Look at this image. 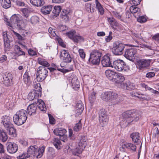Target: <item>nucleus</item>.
Listing matches in <instances>:
<instances>
[{
	"label": "nucleus",
	"instance_id": "nucleus-34",
	"mask_svg": "<svg viewBox=\"0 0 159 159\" xmlns=\"http://www.w3.org/2000/svg\"><path fill=\"white\" fill-rule=\"evenodd\" d=\"M1 6L5 9H7L11 6V3L10 0H2Z\"/></svg>",
	"mask_w": 159,
	"mask_h": 159
},
{
	"label": "nucleus",
	"instance_id": "nucleus-64",
	"mask_svg": "<svg viewBox=\"0 0 159 159\" xmlns=\"http://www.w3.org/2000/svg\"><path fill=\"white\" fill-rule=\"evenodd\" d=\"M29 156H27V153L26 154L23 153L20 154L19 156L17 157V158L19 159H24L26 157H28Z\"/></svg>",
	"mask_w": 159,
	"mask_h": 159
},
{
	"label": "nucleus",
	"instance_id": "nucleus-55",
	"mask_svg": "<svg viewBox=\"0 0 159 159\" xmlns=\"http://www.w3.org/2000/svg\"><path fill=\"white\" fill-rule=\"evenodd\" d=\"M82 124L81 121L80 120L79 122L76 124L74 127V130L76 132L78 131L82 128Z\"/></svg>",
	"mask_w": 159,
	"mask_h": 159
},
{
	"label": "nucleus",
	"instance_id": "nucleus-43",
	"mask_svg": "<svg viewBox=\"0 0 159 159\" xmlns=\"http://www.w3.org/2000/svg\"><path fill=\"white\" fill-rule=\"evenodd\" d=\"M84 148H82V147L79 146L78 145L75 149L73 150V153L75 155L78 154H80L82 153V151L84 149Z\"/></svg>",
	"mask_w": 159,
	"mask_h": 159
},
{
	"label": "nucleus",
	"instance_id": "nucleus-42",
	"mask_svg": "<svg viewBox=\"0 0 159 159\" xmlns=\"http://www.w3.org/2000/svg\"><path fill=\"white\" fill-rule=\"evenodd\" d=\"M39 18L36 16H33L30 19V22L33 25H35L39 23Z\"/></svg>",
	"mask_w": 159,
	"mask_h": 159
},
{
	"label": "nucleus",
	"instance_id": "nucleus-41",
	"mask_svg": "<svg viewBox=\"0 0 159 159\" xmlns=\"http://www.w3.org/2000/svg\"><path fill=\"white\" fill-rule=\"evenodd\" d=\"M54 149L52 148H49L47 153L48 159H52L54 154Z\"/></svg>",
	"mask_w": 159,
	"mask_h": 159
},
{
	"label": "nucleus",
	"instance_id": "nucleus-44",
	"mask_svg": "<svg viewBox=\"0 0 159 159\" xmlns=\"http://www.w3.org/2000/svg\"><path fill=\"white\" fill-rule=\"evenodd\" d=\"M72 40L75 43H77L79 42L84 41V38L79 34H76Z\"/></svg>",
	"mask_w": 159,
	"mask_h": 159
},
{
	"label": "nucleus",
	"instance_id": "nucleus-30",
	"mask_svg": "<svg viewBox=\"0 0 159 159\" xmlns=\"http://www.w3.org/2000/svg\"><path fill=\"white\" fill-rule=\"evenodd\" d=\"M8 139V136L5 131L0 128V139L3 142H6Z\"/></svg>",
	"mask_w": 159,
	"mask_h": 159
},
{
	"label": "nucleus",
	"instance_id": "nucleus-47",
	"mask_svg": "<svg viewBox=\"0 0 159 159\" xmlns=\"http://www.w3.org/2000/svg\"><path fill=\"white\" fill-rule=\"evenodd\" d=\"M99 120L100 124L103 127L105 125H106L108 121V117H106V116L103 117L102 119L101 120L100 118H99Z\"/></svg>",
	"mask_w": 159,
	"mask_h": 159
},
{
	"label": "nucleus",
	"instance_id": "nucleus-20",
	"mask_svg": "<svg viewBox=\"0 0 159 159\" xmlns=\"http://www.w3.org/2000/svg\"><path fill=\"white\" fill-rule=\"evenodd\" d=\"M130 137L132 139V141L136 144L138 145L140 143V134L138 132L133 133L130 135Z\"/></svg>",
	"mask_w": 159,
	"mask_h": 159
},
{
	"label": "nucleus",
	"instance_id": "nucleus-49",
	"mask_svg": "<svg viewBox=\"0 0 159 159\" xmlns=\"http://www.w3.org/2000/svg\"><path fill=\"white\" fill-rule=\"evenodd\" d=\"M78 145L82 147V148H85L86 145V139L85 137H81L80 141L78 143Z\"/></svg>",
	"mask_w": 159,
	"mask_h": 159
},
{
	"label": "nucleus",
	"instance_id": "nucleus-9",
	"mask_svg": "<svg viewBox=\"0 0 159 159\" xmlns=\"http://www.w3.org/2000/svg\"><path fill=\"white\" fill-rule=\"evenodd\" d=\"M21 22L19 17L14 14L11 17L9 22H7V25L10 27H12L13 25L16 24L17 27L20 29L21 28L20 24Z\"/></svg>",
	"mask_w": 159,
	"mask_h": 159
},
{
	"label": "nucleus",
	"instance_id": "nucleus-5",
	"mask_svg": "<svg viewBox=\"0 0 159 159\" xmlns=\"http://www.w3.org/2000/svg\"><path fill=\"white\" fill-rule=\"evenodd\" d=\"M102 53L98 50H93L90 53L89 61L93 65H98L100 60Z\"/></svg>",
	"mask_w": 159,
	"mask_h": 159
},
{
	"label": "nucleus",
	"instance_id": "nucleus-51",
	"mask_svg": "<svg viewBox=\"0 0 159 159\" xmlns=\"http://www.w3.org/2000/svg\"><path fill=\"white\" fill-rule=\"evenodd\" d=\"M96 93L93 92L89 95V99L90 103H93L96 99Z\"/></svg>",
	"mask_w": 159,
	"mask_h": 159
},
{
	"label": "nucleus",
	"instance_id": "nucleus-24",
	"mask_svg": "<svg viewBox=\"0 0 159 159\" xmlns=\"http://www.w3.org/2000/svg\"><path fill=\"white\" fill-rule=\"evenodd\" d=\"M129 10L131 13L134 14V16L135 18H137V16H140L141 13L140 8L137 7L136 6H130Z\"/></svg>",
	"mask_w": 159,
	"mask_h": 159
},
{
	"label": "nucleus",
	"instance_id": "nucleus-40",
	"mask_svg": "<svg viewBox=\"0 0 159 159\" xmlns=\"http://www.w3.org/2000/svg\"><path fill=\"white\" fill-rule=\"evenodd\" d=\"M14 49L16 51V54H18V56H25V52L22 50L21 48L19 46L15 45L14 46Z\"/></svg>",
	"mask_w": 159,
	"mask_h": 159
},
{
	"label": "nucleus",
	"instance_id": "nucleus-13",
	"mask_svg": "<svg viewBox=\"0 0 159 159\" xmlns=\"http://www.w3.org/2000/svg\"><path fill=\"white\" fill-rule=\"evenodd\" d=\"M69 82H70L73 88L75 89L80 88L79 82L78 80L77 77L75 75H71L68 78Z\"/></svg>",
	"mask_w": 159,
	"mask_h": 159
},
{
	"label": "nucleus",
	"instance_id": "nucleus-39",
	"mask_svg": "<svg viewBox=\"0 0 159 159\" xmlns=\"http://www.w3.org/2000/svg\"><path fill=\"white\" fill-rule=\"evenodd\" d=\"M33 86L34 89L33 90L39 93H40V94H42V89L40 83L38 82H35Z\"/></svg>",
	"mask_w": 159,
	"mask_h": 159
},
{
	"label": "nucleus",
	"instance_id": "nucleus-3",
	"mask_svg": "<svg viewBox=\"0 0 159 159\" xmlns=\"http://www.w3.org/2000/svg\"><path fill=\"white\" fill-rule=\"evenodd\" d=\"M122 116L124 118L126 119L128 124L133 121H138L140 117L137 111L134 110H128L124 112L122 114Z\"/></svg>",
	"mask_w": 159,
	"mask_h": 159
},
{
	"label": "nucleus",
	"instance_id": "nucleus-6",
	"mask_svg": "<svg viewBox=\"0 0 159 159\" xmlns=\"http://www.w3.org/2000/svg\"><path fill=\"white\" fill-rule=\"evenodd\" d=\"M125 48V45L122 43L118 41L114 42L113 44L111 51L113 53L116 55H122Z\"/></svg>",
	"mask_w": 159,
	"mask_h": 159
},
{
	"label": "nucleus",
	"instance_id": "nucleus-35",
	"mask_svg": "<svg viewBox=\"0 0 159 159\" xmlns=\"http://www.w3.org/2000/svg\"><path fill=\"white\" fill-rule=\"evenodd\" d=\"M30 2L33 5L37 6H41L44 4V2L41 0H30Z\"/></svg>",
	"mask_w": 159,
	"mask_h": 159
},
{
	"label": "nucleus",
	"instance_id": "nucleus-4",
	"mask_svg": "<svg viewBox=\"0 0 159 159\" xmlns=\"http://www.w3.org/2000/svg\"><path fill=\"white\" fill-rule=\"evenodd\" d=\"M112 67L118 71H126L129 70V68L122 60L118 59L113 61Z\"/></svg>",
	"mask_w": 159,
	"mask_h": 159
},
{
	"label": "nucleus",
	"instance_id": "nucleus-16",
	"mask_svg": "<svg viewBox=\"0 0 159 159\" xmlns=\"http://www.w3.org/2000/svg\"><path fill=\"white\" fill-rule=\"evenodd\" d=\"M3 84L6 86H10L11 84L12 76L10 73H6L3 76Z\"/></svg>",
	"mask_w": 159,
	"mask_h": 159
},
{
	"label": "nucleus",
	"instance_id": "nucleus-1",
	"mask_svg": "<svg viewBox=\"0 0 159 159\" xmlns=\"http://www.w3.org/2000/svg\"><path fill=\"white\" fill-rule=\"evenodd\" d=\"M27 118V111L25 110L21 109L17 111L13 116V120L16 124L20 125L25 122Z\"/></svg>",
	"mask_w": 159,
	"mask_h": 159
},
{
	"label": "nucleus",
	"instance_id": "nucleus-38",
	"mask_svg": "<svg viewBox=\"0 0 159 159\" xmlns=\"http://www.w3.org/2000/svg\"><path fill=\"white\" fill-rule=\"evenodd\" d=\"M125 85V88L128 90L134 89L135 88V87L134 84L131 83L129 81H127L125 83H123Z\"/></svg>",
	"mask_w": 159,
	"mask_h": 159
},
{
	"label": "nucleus",
	"instance_id": "nucleus-54",
	"mask_svg": "<svg viewBox=\"0 0 159 159\" xmlns=\"http://www.w3.org/2000/svg\"><path fill=\"white\" fill-rule=\"evenodd\" d=\"M66 35L71 39L73 40L76 34V32L75 30H71L66 33Z\"/></svg>",
	"mask_w": 159,
	"mask_h": 159
},
{
	"label": "nucleus",
	"instance_id": "nucleus-36",
	"mask_svg": "<svg viewBox=\"0 0 159 159\" xmlns=\"http://www.w3.org/2000/svg\"><path fill=\"white\" fill-rule=\"evenodd\" d=\"M95 1L96 7L99 12L101 15H102L104 13V10L102 5L98 0H95Z\"/></svg>",
	"mask_w": 159,
	"mask_h": 159
},
{
	"label": "nucleus",
	"instance_id": "nucleus-14",
	"mask_svg": "<svg viewBox=\"0 0 159 159\" xmlns=\"http://www.w3.org/2000/svg\"><path fill=\"white\" fill-rule=\"evenodd\" d=\"M101 63L103 67H112L110 58L108 54L105 55L102 57Z\"/></svg>",
	"mask_w": 159,
	"mask_h": 159
},
{
	"label": "nucleus",
	"instance_id": "nucleus-50",
	"mask_svg": "<svg viewBox=\"0 0 159 159\" xmlns=\"http://www.w3.org/2000/svg\"><path fill=\"white\" fill-rule=\"evenodd\" d=\"M9 135L15 137L16 136V130L13 126L8 128V129Z\"/></svg>",
	"mask_w": 159,
	"mask_h": 159
},
{
	"label": "nucleus",
	"instance_id": "nucleus-52",
	"mask_svg": "<svg viewBox=\"0 0 159 159\" xmlns=\"http://www.w3.org/2000/svg\"><path fill=\"white\" fill-rule=\"evenodd\" d=\"M106 116V117H108L106 112L105 111L104 109H101L99 112V118H100L101 120L103 117Z\"/></svg>",
	"mask_w": 159,
	"mask_h": 159
},
{
	"label": "nucleus",
	"instance_id": "nucleus-19",
	"mask_svg": "<svg viewBox=\"0 0 159 159\" xmlns=\"http://www.w3.org/2000/svg\"><path fill=\"white\" fill-rule=\"evenodd\" d=\"M107 20L111 27L114 30L116 29L117 27H119V23L113 17H107Z\"/></svg>",
	"mask_w": 159,
	"mask_h": 159
},
{
	"label": "nucleus",
	"instance_id": "nucleus-28",
	"mask_svg": "<svg viewBox=\"0 0 159 159\" xmlns=\"http://www.w3.org/2000/svg\"><path fill=\"white\" fill-rule=\"evenodd\" d=\"M3 38L4 47L5 49L9 48H10L9 40L7 33L4 32L2 33Z\"/></svg>",
	"mask_w": 159,
	"mask_h": 159
},
{
	"label": "nucleus",
	"instance_id": "nucleus-23",
	"mask_svg": "<svg viewBox=\"0 0 159 159\" xmlns=\"http://www.w3.org/2000/svg\"><path fill=\"white\" fill-rule=\"evenodd\" d=\"M41 94L39 93L34 90L31 91L28 94V98L30 101H32L34 99H37L38 98L40 97Z\"/></svg>",
	"mask_w": 159,
	"mask_h": 159
},
{
	"label": "nucleus",
	"instance_id": "nucleus-8",
	"mask_svg": "<svg viewBox=\"0 0 159 159\" xmlns=\"http://www.w3.org/2000/svg\"><path fill=\"white\" fill-rule=\"evenodd\" d=\"M150 61L149 60L141 59L136 61V67L140 70L143 71L149 66Z\"/></svg>",
	"mask_w": 159,
	"mask_h": 159
},
{
	"label": "nucleus",
	"instance_id": "nucleus-25",
	"mask_svg": "<svg viewBox=\"0 0 159 159\" xmlns=\"http://www.w3.org/2000/svg\"><path fill=\"white\" fill-rule=\"evenodd\" d=\"M75 109L77 115L79 116L82 113L84 109V106L81 101H79L77 102Z\"/></svg>",
	"mask_w": 159,
	"mask_h": 159
},
{
	"label": "nucleus",
	"instance_id": "nucleus-32",
	"mask_svg": "<svg viewBox=\"0 0 159 159\" xmlns=\"http://www.w3.org/2000/svg\"><path fill=\"white\" fill-rule=\"evenodd\" d=\"M23 80L25 84H28L30 82V74L29 71H26L23 76Z\"/></svg>",
	"mask_w": 159,
	"mask_h": 159
},
{
	"label": "nucleus",
	"instance_id": "nucleus-46",
	"mask_svg": "<svg viewBox=\"0 0 159 159\" xmlns=\"http://www.w3.org/2000/svg\"><path fill=\"white\" fill-rule=\"evenodd\" d=\"M61 8L60 6H55L54 7L52 13L54 14L55 16H57L61 12Z\"/></svg>",
	"mask_w": 159,
	"mask_h": 159
},
{
	"label": "nucleus",
	"instance_id": "nucleus-22",
	"mask_svg": "<svg viewBox=\"0 0 159 159\" xmlns=\"http://www.w3.org/2000/svg\"><path fill=\"white\" fill-rule=\"evenodd\" d=\"M2 122L5 128L8 129V128L13 126L10 120V117L7 116H3L2 118Z\"/></svg>",
	"mask_w": 159,
	"mask_h": 159
},
{
	"label": "nucleus",
	"instance_id": "nucleus-57",
	"mask_svg": "<svg viewBox=\"0 0 159 159\" xmlns=\"http://www.w3.org/2000/svg\"><path fill=\"white\" fill-rule=\"evenodd\" d=\"M142 0H131L129 1L130 3L132 6H137L140 4Z\"/></svg>",
	"mask_w": 159,
	"mask_h": 159
},
{
	"label": "nucleus",
	"instance_id": "nucleus-10",
	"mask_svg": "<svg viewBox=\"0 0 159 159\" xmlns=\"http://www.w3.org/2000/svg\"><path fill=\"white\" fill-rule=\"evenodd\" d=\"M53 132L54 134L60 137V139L65 142L67 139V135L65 134L66 132V130L62 128H57L54 129Z\"/></svg>",
	"mask_w": 159,
	"mask_h": 159
},
{
	"label": "nucleus",
	"instance_id": "nucleus-58",
	"mask_svg": "<svg viewBox=\"0 0 159 159\" xmlns=\"http://www.w3.org/2000/svg\"><path fill=\"white\" fill-rule=\"evenodd\" d=\"M125 18L127 20L129 21L131 20L132 15L130 12L127 11L125 12Z\"/></svg>",
	"mask_w": 159,
	"mask_h": 159
},
{
	"label": "nucleus",
	"instance_id": "nucleus-2",
	"mask_svg": "<svg viewBox=\"0 0 159 159\" xmlns=\"http://www.w3.org/2000/svg\"><path fill=\"white\" fill-rule=\"evenodd\" d=\"M45 147L44 146L38 148L37 146H31L28 149L27 156L29 157H34L37 158L41 157L44 151Z\"/></svg>",
	"mask_w": 159,
	"mask_h": 159
},
{
	"label": "nucleus",
	"instance_id": "nucleus-48",
	"mask_svg": "<svg viewBox=\"0 0 159 159\" xmlns=\"http://www.w3.org/2000/svg\"><path fill=\"white\" fill-rule=\"evenodd\" d=\"M101 98L102 99L106 101H110V98L109 96V92L103 93L101 95Z\"/></svg>",
	"mask_w": 159,
	"mask_h": 159
},
{
	"label": "nucleus",
	"instance_id": "nucleus-62",
	"mask_svg": "<svg viewBox=\"0 0 159 159\" xmlns=\"http://www.w3.org/2000/svg\"><path fill=\"white\" fill-rule=\"evenodd\" d=\"M155 75V73L154 72H149L146 73V77L150 78L154 77Z\"/></svg>",
	"mask_w": 159,
	"mask_h": 159
},
{
	"label": "nucleus",
	"instance_id": "nucleus-18",
	"mask_svg": "<svg viewBox=\"0 0 159 159\" xmlns=\"http://www.w3.org/2000/svg\"><path fill=\"white\" fill-rule=\"evenodd\" d=\"M18 149V146L16 144L11 142L7 143V152L9 153H15L17 151Z\"/></svg>",
	"mask_w": 159,
	"mask_h": 159
},
{
	"label": "nucleus",
	"instance_id": "nucleus-31",
	"mask_svg": "<svg viewBox=\"0 0 159 159\" xmlns=\"http://www.w3.org/2000/svg\"><path fill=\"white\" fill-rule=\"evenodd\" d=\"M116 72L110 70H107L105 72L106 77L110 80H113Z\"/></svg>",
	"mask_w": 159,
	"mask_h": 159
},
{
	"label": "nucleus",
	"instance_id": "nucleus-29",
	"mask_svg": "<svg viewBox=\"0 0 159 159\" xmlns=\"http://www.w3.org/2000/svg\"><path fill=\"white\" fill-rule=\"evenodd\" d=\"M123 148H126L132 150L133 152H135L136 149V147L135 145L128 143H124L122 145Z\"/></svg>",
	"mask_w": 159,
	"mask_h": 159
},
{
	"label": "nucleus",
	"instance_id": "nucleus-12",
	"mask_svg": "<svg viewBox=\"0 0 159 159\" xmlns=\"http://www.w3.org/2000/svg\"><path fill=\"white\" fill-rule=\"evenodd\" d=\"M60 57L66 63L70 62L72 61L70 54L67 51L65 50H63L60 52Z\"/></svg>",
	"mask_w": 159,
	"mask_h": 159
},
{
	"label": "nucleus",
	"instance_id": "nucleus-61",
	"mask_svg": "<svg viewBox=\"0 0 159 159\" xmlns=\"http://www.w3.org/2000/svg\"><path fill=\"white\" fill-rule=\"evenodd\" d=\"M80 56L82 59H84L85 57V54L83 49H80L78 50Z\"/></svg>",
	"mask_w": 159,
	"mask_h": 159
},
{
	"label": "nucleus",
	"instance_id": "nucleus-56",
	"mask_svg": "<svg viewBox=\"0 0 159 159\" xmlns=\"http://www.w3.org/2000/svg\"><path fill=\"white\" fill-rule=\"evenodd\" d=\"M112 12L113 16L116 18L120 19L121 21H124V19L122 18L121 15L120 14V13L116 11H113Z\"/></svg>",
	"mask_w": 159,
	"mask_h": 159
},
{
	"label": "nucleus",
	"instance_id": "nucleus-26",
	"mask_svg": "<svg viewBox=\"0 0 159 159\" xmlns=\"http://www.w3.org/2000/svg\"><path fill=\"white\" fill-rule=\"evenodd\" d=\"M35 104L38 106L39 109L42 111L45 112L46 111V107L44 102L41 99H38L35 102Z\"/></svg>",
	"mask_w": 159,
	"mask_h": 159
},
{
	"label": "nucleus",
	"instance_id": "nucleus-53",
	"mask_svg": "<svg viewBox=\"0 0 159 159\" xmlns=\"http://www.w3.org/2000/svg\"><path fill=\"white\" fill-rule=\"evenodd\" d=\"M137 21L140 23H145L147 20L146 17L144 16H137Z\"/></svg>",
	"mask_w": 159,
	"mask_h": 159
},
{
	"label": "nucleus",
	"instance_id": "nucleus-59",
	"mask_svg": "<svg viewBox=\"0 0 159 159\" xmlns=\"http://www.w3.org/2000/svg\"><path fill=\"white\" fill-rule=\"evenodd\" d=\"M54 66H55V68L50 67L49 68H47V69H49L51 72H53L54 70H56V69H57V70L61 72H63V70L62 69L59 68H58V66H57L56 65L54 64Z\"/></svg>",
	"mask_w": 159,
	"mask_h": 159
},
{
	"label": "nucleus",
	"instance_id": "nucleus-63",
	"mask_svg": "<svg viewBox=\"0 0 159 159\" xmlns=\"http://www.w3.org/2000/svg\"><path fill=\"white\" fill-rule=\"evenodd\" d=\"M112 32L111 31H110L109 35L105 38V41L107 42H109L112 39Z\"/></svg>",
	"mask_w": 159,
	"mask_h": 159
},
{
	"label": "nucleus",
	"instance_id": "nucleus-7",
	"mask_svg": "<svg viewBox=\"0 0 159 159\" xmlns=\"http://www.w3.org/2000/svg\"><path fill=\"white\" fill-rule=\"evenodd\" d=\"M48 69L44 67L39 66L37 72V79L38 82H42L48 75Z\"/></svg>",
	"mask_w": 159,
	"mask_h": 159
},
{
	"label": "nucleus",
	"instance_id": "nucleus-27",
	"mask_svg": "<svg viewBox=\"0 0 159 159\" xmlns=\"http://www.w3.org/2000/svg\"><path fill=\"white\" fill-rule=\"evenodd\" d=\"M52 9V5L44 6L41 9V13L44 15L49 14Z\"/></svg>",
	"mask_w": 159,
	"mask_h": 159
},
{
	"label": "nucleus",
	"instance_id": "nucleus-45",
	"mask_svg": "<svg viewBox=\"0 0 159 159\" xmlns=\"http://www.w3.org/2000/svg\"><path fill=\"white\" fill-rule=\"evenodd\" d=\"M109 96L110 98V101H113L117 98L118 97V94L116 92L111 91H109Z\"/></svg>",
	"mask_w": 159,
	"mask_h": 159
},
{
	"label": "nucleus",
	"instance_id": "nucleus-11",
	"mask_svg": "<svg viewBox=\"0 0 159 159\" xmlns=\"http://www.w3.org/2000/svg\"><path fill=\"white\" fill-rule=\"evenodd\" d=\"M137 50L135 48H131L125 50L124 54L125 57L130 61L134 60L137 53Z\"/></svg>",
	"mask_w": 159,
	"mask_h": 159
},
{
	"label": "nucleus",
	"instance_id": "nucleus-17",
	"mask_svg": "<svg viewBox=\"0 0 159 159\" xmlns=\"http://www.w3.org/2000/svg\"><path fill=\"white\" fill-rule=\"evenodd\" d=\"M37 109V105L35 104L29 105L27 108V114L30 116L34 115L36 114Z\"/></svg>",
	"mask_w": 159,
	"mask_h": 159
},
{
	"label": "nucleus",
	"instance_id": "nucleus-15",
	"mask_svg": "<svg viewBox=\"0 0 159 159\" xmlns=\"http://www.w3.org/2000/svg\"><path fill=\"white\" fill-rule=\"evenodd\" d=\"M21 11L23 14L22 19V21L24 23L27 24L30 22V18L29 17L30 13V11L27 8L22 9Z\"/></svg>",
	"mask_w": 159,
	"mask_h": 159
},
{
	"label": "nucleus",
	"instance_id": "nucleus-21",
	"mask_svg": "<svg viewBox=\"0 0 159 159\" xmlns=\"http://www.w3.org/2000/svg\"><path fill=\"white\" fill-rule=\"evenodd\" d=\"M125 77L121 74L116 72L114 75L113 81L115 83L119 84L123 82L125 80Z\"/></svg>",
	"mask_w": 159,
	"mask_h": 159
},
{
	"label": "nucleus",
	"instance_id": "nucleus-37",
	"mask_svg": "<svg viewBox=\"0 0 159 159\" xmlns=\"http://www.w3.org/2000/svg\"><path fill=\"white\" fill-rule=\"evenodd\" d=\"M38 63L40 65L48 67L49 66L50 64L47 61L43 58L39 57L38 59Z\"/></svg>",
	"mask_w": 159,
	"mask_h": 159
},
{
	"label": "nucleus",
	"instance_id": "nucleus-33",
	"mask_svg": "<svg viewBox=\"0 0 159 159\" xmlns=\"http://www.w3.org/2000/svg\"><path fill=\"white\" fill-rule=\"evenodd\" d=\"M53 143L55 148L58 149H60L62 147L61 142L58 139L54 138L53 140Z\"/></svg>",
	"mask_w": 159,
	"mask_h": 159
},
{
	"label": "nucleus",
	"instance_id": "nucleus-60",
	"mask_svg": "<svg viewBox=\"0 0 159 159\" xmlns=\"http://www.w3.org/2000/svg\"><path fill=\"white\" fill-rule=\"evenodd\" d=\"M58 29L60 32H63L67 29V27L65 25H59L58 27Z\"/></svg>",
	"mask_w": 159,
	"mask_h": 159
}]
</instances>
